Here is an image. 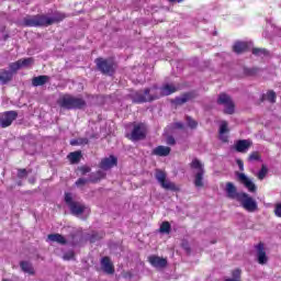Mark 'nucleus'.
<instances>
[{"instance_id":"nucleus-18","label":"nucleus","mask_w":281,"mask_h":281,"mask_svg":"<svg viewBox=\"0 0 281 281\" xmlns=\"http://www.w3.org/2000/svg\"><path fill=\"white\" fill-rule=\"evenodd\" d=\"M171 154V148L168 146L159 145L153 148L151 155L156 157H168Z\"/></svg>"},{"instance_id":"nucleus-20","label":"nucleus","mask_w":281,"mask_h":281,"mask_svg":"<svg viewBox=\"0 0 281 281\" xmlns=\"http://www.w3.org/2000/svg\"><path fill=\"white\" fill-rule=\"evenodd\" d=\"M250 146L251 142L249 139H238L237 143H235V150L239 154H246Z\"/></svg>"},{"instance_id":"nucleus-32","label":"nucleus","mask_w":281,"mask_h":281,"mask_svg":"<svg viewBox=\"0 0 281 281\" xmlns=\"http://www.w3.org/2000/svg\"><path fill=\"white\" fill-rule=\"evenodd\" d=\"M16 63L20 64L21 67L26 68V67L32 66L35 63V59L32 58V57H30V58H21V59H18Z\"/></svg>"},{"instance_id":"nucleus-52","label":"nucleus","mask_w":281,"mask_h":281,"mask_svg":"<svg viewBox=\"0 0 281 281\" xmlns=\"http://www.w3.org/2000/svg\"><path fill=\"white\" fill-rule=\"evenodd\" d=\"M18 187H21V182H18Z\"/></svg>"},{"instance_id":"nucleus-12","label":"nucleus","mask_w":281,"mask_h":281,"mask_svg":"<svg viewBox=\"0 0 281 281\" xmlns=\"http://www.w3.org/2000/svg\"><path fill=\"white\" fill-rule=\"evenodd\" d=\"M255 249L258 258V263L260 266H263L267 262H269V257L267 256L266 247L262 241H259V244L255 246Z\"/></svg>"},{"instance_id":"nucleus-51","label":"nucleus","mask_w":281,"mask_h":281,"mask_svg":"<svg viewBox=\"0 0 281 281\" xmlns=\"http://www.w3.org/2000/svg\"><path fill=\"white\" fill-rule=\"evenodd\" d=\"M184 0H177V3H182Z\"/></svg>"},{"instance_id":"nucleus-46","label":"nucleus","mask_w":281,"mask_h":281,"mask_svg":"<svg viewBox=\"0 0 281 281\" xmlns=\"http://www.w3.org/2000/svg\"><path fill=\"white\" fill-rule=\"evenodd\" d=\"M236 162H237V166L239 168V171H241V172L245 171V164L243 162V160L237 159Z\"/></svg>"},{"instance_id":"nucleus-35","label":"nucleus","mask_w":281,"mask_h":281,"mask_svg":"<svg viewBox=\"0 0 281 281\" xmlns=\"http://www.w3.org/2000/svg\"><path fill=\"white\" fill-rule=\"evenodd\" d=\"M247 161H261V154L259 151H251L250 155H248Z\"/></svg>"},{"instance_id":"nucleus-44","label":"nucleus","mask_w":281,"mask_h":281,"mask_svg":"<svg viewBox=\"0 0 281 281\" xmlns=\"http://www.w3.org/2000/svg\"><path fill=\"white\" fill-rule=\"evenodd\" d=\"M280 196H281V192H280ZM274 215L277 217H281V203H276V205H274Z\"/></svg>"},{"instance_id":"nucleus-17","label":"nucleus","mask_w":281,"mask_h":281,"mask_svg":"<svg viewBox=\"0 0 281 281\" xmlns=\"http://www.w3.org/2000/svg\"><path fill=\"white\" fill-rule=\"evenodd\" d=\"M229 133V128H228V122L227 121H222V123L220 124V128H218V139L220 142L226 144L228 143V134Z\"/></svg>"},{"instance_id":"nucleus-14","label":"nucleus","mask_w":281,"mask_h":281,"mask_svg":"<svg viewBox=\"0 0 281 281\" xmlns=\"http://www.w3.org/2000/svg\"><path fill=\"white\" fill-rule=\"evenodd\" d=\"M238 181L248 190L250 193L257 192V186L251 182L249 178L244 172L238 173Z\"/></svg>"},{"instance_id":"nucleus-13","label":"nucleus","mask_w":281,"mask_h":281,"mask_svg":"<svg viewBox=\"0 0 281 281\" xmlns=\"http://www.w3.org/2000/svg\"><path fill=\"white\" fill-rule=\"evenodd\" d=\"M148 262L154 269H165L168 266V260L164 257L151 255L148 257Z\"/></svg>"},{"instance_id":"nucleus-26","label":"nucleus","mask_w":281,"mask_h":281,"mask_svg":"<svg viewBox=\"0 0 281 281\" xmlns=\"http://www.w3.org/2000/svg\"><path fill=\"white\" fill-rule=\"evenodd\" d=\"M105 178H106V173L103 172L102 170H98V171L91 173L89 181H90V183L97 184Z\"/></svg>"},{"instance_id":"nucleus-47","label":"nucleus","mask_w":281,"mask_h":281,"mask_svg":"<svg viewBox=\"0 0 281 281\" xmlns=\"http://www.w3.org/2000/svg\"><path fill=\"white\" fill-rule=\"evenodd\" d=\"M167 144H168V145H175V144H176L175 137L168 136V138H167Z\"/></svg>"},{"instance_id":"nucleus-27","label":"nucleus","mask_w":281,"mask_h":281,"mask_svg":"<svg viewBox=\"0 0 281 281\" xmlns=\"http://www.w3.org/2000/svg\"><path fill=\"white\" fill-rule=\"evenodd\" d=\"M12 72L10 70H0V85H8L12 81Z\"/></svg>"},{"instance_id":"nucleus-16","label":"nucleus","mask_w":281,"mask_h":281,"mask_svg":"<svg viewBox=\"0 0 281 281\" xmlns=\"http://www.w3.org/2000/svg\"><path fill=\"white\" fill-rule=\"evenodd\" d=\"M115 166H117V158H115L113 155H111L109 158H103L99 164V168L105 171Z\"/></svg>"},{"instance_id":"nucleus-43","label":"nucleus","mask_w":281,"mask_h":281,"mask_svg":"<svg viewBox=\"0 0 281 281\" xmlns=\"http://www.w3.org/2000/svg\"><path fill=\"white\" fill-rule=\"evenodd\" d=\"M182 249H184L187 255H191V247L189 246V243L186 240H182L181 243Z\"/></svg>"},{"instance_id":"nucleus-21","label":"nucleus","mask_w":281,"mask_h":281,"mask_svg":"<svg viewBox=\"0 0 281 281\" xmlns=\"http://www.w3.org/2000/svg\"><path fill=\"white\" fill-rule=\"evenodd\" d=\"M277 99H278V94H276V91L268 90L267 93H263L262 95H260L259 103L268 102V103L274 104Z\"/></svg>"},{"instance_id":"nucleus-39","label":"nucleus","mask_w":281,"mask_h":281,"mask_svg":"<svg viewBox=\"0 0 281 281\" xmlns=\"http://www.w3.org/2000/svg\"><path fill=\"white\" fill-rule=\"evenodd\" d=\"M233 279L231 280H236L240 281L241 280V269H234L232 272Z\"/></svg>"},{"instance_id":"nucleus-45","label":"nucleus","mask_w":281,"mask_h":281,"mask_svg":"<svg viewBox=\"0 0 281 281\" xmlns=\"http://www.w3.org/2000/svg\"><path fill=\"white\" fill-rule=\"evenodd\" d=\"M87 182H90L89 179L79 178L75 184L80 188L87 184Z\"/></svg>"},{"instance_id":"nucleus-1","label":"nucleus","mask_w":281,"mask_h":281,"mask_svg":"<svg viewBox=\"0 0 281 281\" xmlns=\"http://www.w3.org/2000/svg\"><path fill=\"white\" fill-rule=\"evenodd\" d=\"M67 18L66 13L56 11L53 18L45 14L27 15L22 20V24L25 27H48L53 24H59Z\"/></svg>"},{"instance_id":"nucleus-10","label":"nucleus","mask_w":281,"mask_h":281,"mask_svg":"<svg viewBox=\"0 0 281 281\" xmlns=\"http://www.w3.org/2000/svg\"><path fill=\"white\" fill-rule=\"evenodd\" d=\"M19 117L16 111H7L0 114V126L1 128H7L12 125V123Z\"/></svg>"},{"instance_id":"nucleus-31","label":"nucleus","mask_w":281,"mask_h":281,"mask_svg":"<svg viewBox=\"0 0 281 281\" xmlns=\"http://www.w3.org/2000/svg\"><path fill=\"white\" fill-rule=\"evenodd\" d=\"M159 233L164 234V235H170V233H171V224H170V222L164 221L160 224Z\"/></svg>"},{"instance_id":"nucleus-5","label":"nucleus","mask_w":281,"mask_h":281,"mask_svg":"<svg viewBox=\"0 0 281 281\" xmlns=\"http://www.w3.org/2000/svg\"><path fill=\"white\" fill-rule=\"evenodd\" d=\"M65 203L67 207L70 210V214L74 216H79L81 214H85L87 206L78 201H75L72 198V193L66 192L65 193Z\"/></svg>"},{"instance_id":"nucleus-24","label":"nucleus","mask_w":281,"mask_h":281,"mask_svg":"<svg viewBox=\"0 0 281 281\" xmlns=\"http://www.w3.org/2000/svg\"><path fill=\"white\" fill-rule=\"evenodd\" d=\"M159 90L164 97H170L172 93H176L177 87L173 83H164Z\"/></svg>"},{"instance_id":"nucleus-37","label":"nucleus","mask_w":281,"mask_h":281,"mask_svg":"<svg viewBox=\"0 0 281 281\" xmlns=\"http://www.w3.org/2000/svg\"><path fill=\"white\" fill-rule=\"evenodd\" d=\"M186 122L187 126L190 127V130H195L198 127V122L191 116H186Z\"/></svg>"},{"instance_id":"nucleus-23","label":"nucleus","mask_w":281,"mask_h":281,"mask_svg":"<svg viewBox=\"0 0 281 281\" xmlns=\"http://www.w3.org/2000/svg\"><path fill=\"white\" fill-rule=\"evenodd\" d=\"M147 89H149L148 97L151 100V102L165 97V94L160 91L158 86H153L151 88Z\"/></svg>"},{"instance_id":"nucleus-33","label":"nucleus","mask_w":281,"mask_h":281,"mask_svg":"<svg viewBox=\"0 0 281 281\" xmlns=\"http://www.w3.org/2000/svg\"><path fill=\"white\" fill-rule=\"evenodd\" d=\"M268 173H269V168L267 167L266 164H262V166L260 167V170H259L257 177H258V179L260 181H262L263 179H266Z\"/></svg>"},{"instance_id":"nucleus-49","label":"nucleus","mask_w":281,"mask_h":281,"mask_svg":"<svg viewBox=\"0 0 281 281\" xmlns=\"http://www.w3.org/2000/svg\"><path fill=\"white\" fill-rule=\"evenodd\" d=\"M184 125L182 123H177V130H183Z\"/></svg>"},{"instance_id":"nucleus-36","label":"nucleus","mask_w":281,"mask_h":281,"mask_svg":"<svg viewBox=\"0 0 281 281\" xmlns=\"http://www.w3.org/2000/svg\"><path fill=\"white\" fill-rule=\"evenodd\" d=\"M251 54L255 55V56H260V55H269V52L266 49V48H251Z\"/></svg>"},{"instance_id":"nucleus-42","label":"nucleus","mask_w":281,"mask_h":281,"mask_svg":"<svg viewBox=\"0 0 281 281\" xmlns=\"http://www.w3.org/2000/svg\"><path fill=\"white\" fill-rule=\"evenodd\" d=\"M78 171L81 172L82 176H85L91 172L92 168H90L89 166H81V167H78Z\"/></svg>"},{"instance_id":"nucleus-41","label":"nucleus","mask_w":281,"mask_h":281,"mask_svg":"<svg viewBox=\"0 0 281 281\" xmlns=\"http://www.w3.org/2000/svg\"><path fill=\"white\" fill-rule=\"evenodd\" d=\"M29 175V171L26 169H18L16 177L18 179H25Z\"/></svg>"},{"instance_id":"nucleus-11","label":"nucleus","mask_w":281,"mask_h":281,"mask_svg":"<svg viewBox=\"0 0 281 281\" xmlns=\"http://www.w3.org/2000/svg\"><path fill=\"white\" fill-rule=\"evenodd\" d=\"M155 178L165 190L176 189V184L167 180V173L162 169H156Z\"/></svg>"},{"instance_id":"nucleus-15","label":"nucleus","mask_w":281,"mask_h":281,"mask_svg":"<svg viewBox=\"0 0 281 281\" xmlns=\"http://www.w3.org/2000/svg\"><path fill=\"white\" fill-rule=\"evenodd\" d=\"M251 43L237 41L234 43L233 52L237 55H243L250 50Z\"/></svg>"},{"instance_id":"nucleus-7","label":"nucleus","mask_w":281,"mask_h":281,"mask_svg":"<svg viewBox=\"0 0 281 281\" xmlns=\"http://www.w3.org/2000/svg\"><path fill=\"white\" fill-rule=\"evenodd\" d=\"M190 168L198 170V172L194 173V180H193L194 188H204L203 180H204L205 169L203 164L196 158H194L192 162H190Z\"/></svg>"},{"instance_id":"nucleus-53","label":"nucleus","mask_w":281,"mask_h":281,"mask_svg":"<svg viewBox=\"0 0 281 281\" xmlns=\"http://www.w3.org/2000/svg\"><path fill=\"white\" fill-rule=\"evenodd\" d=\"M1 281H10V280H8V279H3V280H1Z\"/></svg>"},{"instance_id":"nucleus-38","label":"nucleus","mask_w":281,"mask_h":281,"mask_svg":"<svg viewBox=\"0 0 281 281\" xmlns=\"http://www.w3.org/2000/svg\"><path fill=\"white\" fill-rule=\"evenodd\" d=\"M75 258H76V252H74L72 250L63 255V260H65V261L75 260Z\"/></svg>"},{"instance_id":"nucleus-25","label":"nucleus","mask_w":281,"mask_h":281,"mask_svg":"<svg viewBox=\"0 0 281 281\" xmlns=\"http://www.w3.org/2000/svg\"><path fill=\"white\" fill-rule=\"evenodd\" d=\"M20 268L22 272L27 273L29 276H35V269L33 268L31 262L22 260L20 261Z\"/></svg>"},{"instance_id":"nucleus-28","label":"nucleus","mask_w":281,"mask_h":281,"mask_svg":"<svg viewBox=\"0 0 281 281\" xmlns=\"http://www.w3.org/2000/svg\"><path fill=\"white\" fill-rule=\"evenodd\" d=\"M82 154L80 150L78 151H71L69 155H67V160H69L70 165H77L80 164Z\"/></svg>"},{"instance_id":"nucleus-50","label":"nucleus","mask_w":281,"mask_h":281,"mask_svg":"<svg viewBox=\"0 0 281 281\" xmlns=\"http://www.w3.org/2000/svg\"><path fill=\"white\" fill-rule=\"evenodd\" d=\"M225 281H240V280L227 279Z\"/></svg>"},{"instance_id":"nucleus-40","label":"nucleus","mask_w":281,"mask_h":281,"mask_svg":"<svg viewBox=\"0 0 281 281\" xmlns=\"http://www.w3.org/2000/svg\"><path fill=\"white\" fill-rule=\"evenodd\" d=\"M21 68L23 67L18 61L9 64V69H11L12 74L19 71Z\"/></svg>"},{"instance_id":"nucleus-34","label":"nucleus","mask_w":281,"mask_h":281,"mask_svg":"<svg viewBox=\"0 0 281 281\" xmlns=\"http://www.w3.org/2000/svg\"><path fill=\"white\" fill-rule=\"evenodd\" d=\"M259 72V68L258 67H244V75L248 76V77H254L257 76V74Z\"/></svg>"},{"instance_id":"nucleus-48","label":"nucleus","mask_w":281,"mask_h":281,"mask_svg":"<svg viewBox=\"0 0 281 281\" xmlns=\"http://www.w3.org/2000/svg\"><path fill=\"white\" fill-rule=\"evenodd\" d=\"M95 240H98V235L97 234L91 235V243H94Z\"/></svg>"},{"instance_id":"nucleus-2","label":"nucleus","mask_w":281,"mask_h":281,"mask_svg":"<svg viewBox=\"0 0 281 281\" xmlns=\"http://www.w3.org/2000/svg\"><path fill=\"white\" fill-rule=\"evenodd\" d=\"M227 199L237 200L241 204V207L248 213L258 211V203L248 193L238 192L236 186L233 182L226 183Z\"/></svg>"},{"instance_id":"nucleus-3","label":"nucleus","mask_w":281,"mask_h":281,"mask_svg":"<svg viewBox=\"0 0 281 281\" xmlns=\"http://www.w3.org/2000/svg\"><path fill=\"white\" fill-rule=\"evenodd\" d=\"M57 104L60 109H65L67 111L85 110L87 106V102L83 98L76 97L74 94H63L58 98Z\"/></svg>"},{"instance_id":"nucleus-9","label":"nucleus","mask_w":281,"mask_h":281,"mask_svg":"<svg viewBox=\"0 0 281 281\" xmlns=\"http://www.w3.org/2000/svg\"><path fill=\"white\" fill-rule=\"evenodd\" d=\"M148 93H150V89L145 88L144 90L132 91L128 98L132 100V103L135 104L151 103L153 100L148 97Z\"/></svg>"},{"instance_id":"nucleus-54","label":"nucleus","mask_w":281,"mask_h":281,"mask_svg":"<svg viewBox=\"0 0 281 281\" xmlns=\"http://www.w3.org/2000/svg\"><path fill=\"white\" fill-rule=\"evenodd\" d=\"M176 0H169V2H175Z\"/></svg>"},{"instance_id":"nucleus-6","label":"nucleus","mask_w":281,"mask_h":281,"mask_svg":"<svg viewBox=\"0 0 281 281\" xmlns=\"http://www.w3.org/2000/svg\"><path fill=\"white\" fill-rule=\"evenodd\" d=\"M147 125L143 122L135 123L131 134L126 135V138L131 142L145 140L147 137Z\"/></svg>"},{"instance_id":"nucleus-30","label":"nucleus","mask_w":281,"mask_h":281,"mask_svg":"<svg viewBox=\"0 0 281 281\" xmlns=\"http://www.w3.org/2000/svg\"><path fill=\"white\" fill-rule=\"evenodd\" d=\"M49 80L48 76H40V77H34L32 79V85L33 87H43L44 85H46Z\"/></svg>"},{"instance_id":"nucleus-8","label":"nucleus","mask_w":281,"mask_h":281,"mask_svg":"<svg viewBox=\"0 0 281 281\" xmlns=\"http://www.w3.org/2000/svg\"><path fill=\"white\" fill-rule=\"evenodd\" d=\"M217 104L225 106V110H223V112L226 115H233L234 112H236V104L233 102V99H231V97L225 92L218 94Z\"/></svg>"},{"instance_id":"nucleus-4","label":"nucleus","mask_w":281,"mask_h":281,"mask_svg":"<svg viewBox=\"0 0 281 281\" xmlns=\"http://www.w3.org/2000/svg\"><path fill=\"white\" fill-rule=\"evenodd\" d=\"M95 69L103 76H114L117 65L110 58H95Z\"/></svg>"},{"instance_id":"nucleus-55","label":"nucleus","mask_w":281,"mask_h":281,"mask_svg":"<svg viewBox=\"0 0 281 281\" xmlns=\"http://www.w3.org/2000/svg\"><path fill=\"white\" fill-rule=\"evenodd\" d=\"M86 140V144L89 142L88 139H85Z\"/></svg>"},{"instance_id":"nucleus-22","label":"nucleus","mask_w":281,"mask_h":281,"mask_svg":"<svg viewBox=\"0 0 281 281\" xmlns=\"http://www.w3.org/2000/svg\"><path fill=\"white\" fill-rule=\"evenodd\" d=\"M198 94L195 91L186 92L184 94H181V97L177 98V105H183L184 103L194 100Z\"/></svg>"},{"instance_id":"nucleus-19","label":"nucleus","mask_w":281,"mask_h":281,"mask_svg":"<svg viewBox=\"0 0 281 281\" xmlns=\"http://www.w3.org/2000/svg\"><path fill=\"white\" fill-rule=\"evenodd\" d=\"M100 265L102 266L103 271H105L106 274L113 276L115 272L114 266L111 262L110 257H103L102 260H100Z\"/></svg>"},{"instance_id":"nucleus-29","label":"nucleus","mask_w":281,"mask_h":281,"mask_svg":"<svg viewBox=\"0 0 281 281\" xmlns=\"http://www.w3.org/2000/svg\"><path fill=\"white\" fill-rule=\"evenodd\" d=\"M48 240L53 243H57L58 245H66L67 240L66 238L60 235L59 233H54L48 235Z\"/></svg>"}]
</instances>
